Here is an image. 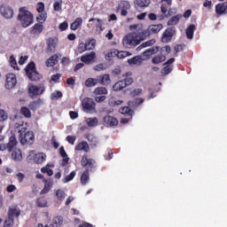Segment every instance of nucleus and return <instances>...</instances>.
Returning a JSON list of instances; mask_svg holds the SVG:
<instances>
[{
    "label": "nucleus",
    "instance_id": "1",
    "mask_svg": "<svg viewBox=\"0 0 227 227\" xmlns=\"http://www.w3.org/2000/svg\"><path fill=\"white\" fill-rule=\"evenodd\" d=\"M14 127L18 129L20 145L23 146L35 145V133L33 131H27V128L24 126V123H15Z\"/></svg>",
    "mask_w": 227,
    "mask_h": 227
},
{
    "label": "nucleus",
    "instance_id": "2",
    "mask_svg": "<svg viewBox=\"0 0 227 227\" xmlns=\"http://www.w3.org/2000/svg\"><path fill=\"white\" fill-rule=\"evenodd\" d=\"M18 20L20 22L23 27H29L33 22H35V17L33 12L27 10V7H20L19 9Z\"/></svg>",
    "mask_w": 227,
    "mask_h": 227
},
{
    "label": "nucleus",
    "instance_id": "3",
    "mask_svg": "<svg viewBox=\"0 0 227 227\" xmlns=\"http://www.w3.org/2000/svg\"><path fill=\"white\" fill-rule=\"evenodd\" d=\"M20 208L17 206H13L12 207H9L7 217L5 218L4 222L3 227H12L15 224V217L16 219H19L20 217Z\"/></svg>",
    "mask_w": 227,
    "mask_h": 227
},
{
    "label": "nucleus",
    "instance_id": "4",
    "mask_svg": "<svg viewBox=\"0 0 227 227\" xmlns=\"http://www.w3.org/2000/svg\"><path fill=\"white\" fill-rule=\"evenodd\" d=\"M81 164L82 168H85V171L88 173H95L97 171V161L92 158H88V154H84L82 157Z\"/></svg>",
    "mask_w": 227,
    "mask_h": 227
},
{
    "label": "nucleus",
    "instance_id": "5",
    "mask_svg": "<svg viewBox=\"0 0 227 227\" xmlns=\"http://www.w3.org/2000/svg\"><path fill=\"white\" fill-rule=\"evenodd\" d=\"M171 52V46L166 45L160 48V54L155 55L152 59L153 65H159L160 63H164L166 61V56Z\"/></svg>",
    "mask_w": 227,
    "mask_h": 227
},
{
    "label": "nucleus",
    "instance_id": "6",
    "mask_svg": "<svg viewBox=\"0 0 227 227\" xmlns=\"http://www.w3.org/2000/svg\"><path fill=\"white\" fill-rule=\"evenodd\" d=\"M25 72L31 81H40L42 78V75L38 74V71H36V64H35L33 61L27 64V67L25 68Z\"/></svg>",
    "mask_w": 227,
    "mask_h": 227
},
{
    "label": "nucleus",
    "instance_id": "7",
    "mask_svg": "<svg viewBox=\"0 0 227 227\" xmlns=\"http://www.w3.org/2000/svg\"><path fill=\"white\" fill-rule=\"evenodd\" d=\"M122 45L125 49H134L137 45H139V41H137L135 33H129L122 39Z\"/></svg>",
    "mask_w": 227,
    "mask_h": 227
},
{
    "label": "nucleus",
    "instance_id": "8",
    "mask_svg": "<svg viewBox=\"0 0 227 227\" xmlns=\"http://www.w3.org/2000/svg\"><path fill=\"white\" fill-rule=\"evenodd\" d=\"M82 106L84 113L93 114L97 113V103L91 98H85L82 99Z\"/></svg>",
    "mask_w": 227,
    "mask_h": 227
},
{
    "label": "nucleus",
    "instance_id": "9",
    "mask_svg": "<svg viewBox=\"0 0 227 227\" xmlns=\"http://www.w3.org/2000/svg\"><path fill=\"white\" fill-rule=\"evenodd\" d=\"M43 91H45V85H43V83L28 86V95L30 98H35V97L43 95Z\"/></svg>",
    "mask_w": 227,
    "mask_h": 227
},
{
    "label": "nucleus",
    "instance_id": "10",
    "mask_svg": "<svg viewBox=\"0 0 227 227\" xmlns=\"http://www.w3.org/2000/svg\"><path fill=\"white\" fill-rule=\"evenodd\" d=\"M176 33V28L175 27H167L161 35L162 43H169V42L173 40V36H175Z\"/></svg>",
    "mask_w": 227,
    "mask_h": 227
},
{
    "label": "nucleus",
    "instance_id": "11",
    "mask_svg": "<svg viewBox=\"0 0 227 227\" xmlns=\"http://www.w3.org/2000/svg\"><path fill=\"white\" fill-rule=\"evenodd\" d=\"M19 145V141H17V137H15V135H12L9 137V142L7 144H0V152H4L7 150V152H11L13 150V146H17Z\"/></svg>",
    "mask_w": 227,
    "mask_h": 227
},
{
    "label": "nucleus",
    "instance_id": "12",
    "mask_svg": "<svg viewBox=\"0 0 227 227\" xmlns=\"http://www.w3.org/2000/svg\"><path fill=\"white\" fill-rule=\"evenodd\" d=\"M0 15H2L4 19H7V20L13 19V15H14L13 8H12V6L6 4H1Z\"/></svg>",
    "mask_w": 227,
    "mask_h": 227
},
{
    "label": "nucleus",
    "instance_id": "13",
    "mask_svg": "<svg viewBox=\"0 0 227 227\" xmlns=\"http://www.w3.org/2000/svg\"><path fill=\"white\" fill-rule=\"evenodd\" d=\"M43 32V25L40 23H35L29 28V33L33 36V38H38L40 35Z\"/></svg>",
    "mask_w": 227,
    "mask_h": 227
},
{
    "label": "nucleus",
    "instance_id": "14",
    "mask_svg": "<svg viewBox=\"0 0 227 227\" xmlns=\"http://www.w3.org/2000/svg\"><path fill=\"white\" fill-rule=\"evenodd\" d=\"M17 86V76L14 74H8L6 75L5 88L6 90H13Z\"/></svg>",
    "mask_w": 227,
    "mask_h": 227
},
{
    "label": "nucleus",
    "instance_id": "15",
    "mask_svg": "<svg viewBox=\"0 0 227 227\" xmlns=\"http://www.w3.org/2000/svg\"><path fill=\"white\" fill-rule=\"evenodd\" d=\"M9 153H11V159L14 160V162H20V160H22V150H20V148L13 146Z\"/></svg>",
    "mask_w": 227,
    "mask_h": 227
},
{
    "label": "nucleus",
    "instance_id": "16",
    "mask_svg": "<svg viewBox=\"0 0 227 227\" xmlns=\"http://www.w3.org/2000/svg\"><path fill=\"white\" fill-rule=\"evenodd\" d=\"M160 50V47L153 46L152 48L145 50L142 53V56H143V58H145V59H150V58H152V56H153V54H157Z\"/></svg>",
    "mask_w": 227,
    "mask_h": 227
},
{
    "label": "nucleus",
    "instance_id": "17",
    "mask_svg": "<svg viewBox=\"0 0 227 227\" xmlns=\"http://www.w3.org/2000/svg\"><path fill=\"white\" fill-rule=\"evenodd\" d=\"M95 58H97L95 51H91L90 53H87L82 56L81 61H82V63H85V65H90V63L95 60Z\"/></svg>",
    "mask_w": 227,
    "mask_h": 227
},
{
    "label": "nucleus",
    "instance_id": "18",
    "mask_svg": "<svg viewBox=\"0 0 227 227\" xmlns=\"http://www.w3.org/2000/svg\"><path fill=\"white\" fill-rule=\"evenodd\" d=\"M164 25H162L161 23L156 25H150L147 28V31L150 35H159Z\"/></svg>",
    "mask_w": 227,
    "mask_h": 227
},
{
    "label": "nucleus",
    "instance_id": "19",
    "mask_svg": "<svg viewBox=\"0 0 227 227\" xmlns=\"http://www.w3.org/2000/svg\"><path fill=\"white\" fill-rule=\"evenodd\" d=\"M104 123L108 125L109 127H116L118 125V119L114 116L106 115L103 119Z\"/></svg>",
    "mask_w": 227,
    "mask_h": 227
},
{
    "label": "nucleus",
    "instance_id": "20",
    "mask_svg": "<svg viewBox=\"0 0 227 227\" xmlns=\"http://www.w3.org/2000/svg\"><path fill=\"white\" fill-rule=\"evenodd\" d=\"M44 187L41 191L40 194H47L51 189H52V185H54V181L52 179L43 178Z\"/></svg>",
    "mask_w": 227,
    "mask_h": 227
},
{
    "label": "nucleus",
    "instance_id": "21",
    "mask_svg": "<svg viewBox=\"0 0 227 227\" xmlns=\"http://www.w3.org/2000/svg\"><path fill=\"white\" fill-rule=\"evenodd\" d=\"M227 12V2L220 3L215 5V13L216 15H224Z\"/></svg>",
    "mask_w": 227,
    "mask_h": 227
},
{
    "label": "nucleus",
    "instance_id": "22",
    "mask_svg": "<svg viewBox=\"0 0 227 227\" xmlns=\"http://www.w3.org/2000/svg\"><path fill=\"white\" fill-rule=\"evenodd\" d=\"M150 35L151 34L148 31V29H145V30L139 32L137 35L135 34V36L137 39V42H139V43H141V42H145V40H146V38H150Z\"/></svg>",
    "mask_w": 227,
    "mask_h": 227
},
{
    "label": "nucleus",
    "instance_id": "23",
    "mask_svg": "<svg viewBox=\"0 0 227 227\" xmlns=\"http://www.w3.org/2000/svg\"><path fill=\"white\" fill-rule=\"evenodd\" d=\"M74 150H76V152L83 151L88 153V152H90V145H88V142L82 141L75 145Z\"/></svg>",
    "mask_w": 227,
    "mask_h": 227
},
{
    "label": "nucleus",
    "instance_id": "24",
    "mask_svg": "<svg viewBox=\"0 0 227 227\" xmlns=\"http://www.w3.org/2000/svg\"><path fill=\"white\" fill-rule=\"evenodd\" d=\"M59 155H61V157L63 158L61 161V166H67V164H68V160H70V158H68V154L67 153V151H65L64 146H60Z\"/></svg>",
    "mask_w": 227,
    "mask_h": 227
},
{
    "label": "nucleus",
    "instance_id": "25",
    "mask_svg": "<svg viewBox=\"0 0 227 227\" xmlns=\"http://www.w3.org/2000/svg\"><path fill=\"white\" fill-rule=\"evenodd\" d=\"M46 159L47 155L45 153H38L35 154L34 162H35V164H43V162H45Z\"/></svg>",
    "mask_w": 227,
    "mask_h": 227
},
{
    "label": "nucleus",
    "instance_id": "26",
    "mask_svg": "<svg viewBox=\"0 0 227 227\" xmlns=\"http://www.w3.org/2000/svg\"><path fill=\"white\" fill-rule=\"evenodd\" d=\"M131 76H132V72H127L122 75V77H126L122 80L126 88H127V86H130V84H132V82H134V79Z\"/></svg>",
    "mask_w": 227,
    "mask_h": 227
},
{
    "label": "nucleus",
    "instance_id": "27",
    "mask_svg": "<svg viewBox=\"0 0 227 227\" xmlns=\"http://www.w3.org/2000/svg\"><path fill=\"white\" fill-rule=\"evenodd\" d=\"M196 31V26L194 24L189 25L186 28V36L188 40H192L194 38V32Z\"/></svg>",
    "mask_w": 227,
    "mask_h": 227
},
{
    "label": "nucleus",
    "instance_id": "28",
    "mask_svg": "<svg viewBox=\"0 0 227 227\" xmlns=\"http://www.w3.org/2000/svg\"><path fill=\"white\" fill-rule=\"evenodd\" d=\"M130 8H131L130 3H129V1L122 0L118 4L116 8V12L118 13V12H120L121 10H130Z\"/></svg>",
    "mask_w": 227,
    "mask_h": 227
},
{
    "label": "nucleus",
    "instance_id": "29",
    "mask_svg": "<svg viewBox=\"0 0 227 227\" xmlns=\"http://www.w3.org/2000/svg\"><path fill=\"white\" fill-rule=\"evenodd\" d=\"M80 182L82 185H88V183L90 182V172L88 170H84L80 177Z\"/></svg>",
    "mask_w": 227,
    "mask_h": 227
},
{
    "label": "nucleus",
    "instance_id": "30",
    "mask_svg": "<svg viewBox=\"0 0 227 227\" xmlns=\"http://www.w3.org/2000/svg\"><path fill=\"white\" fill-rule=\"evenodd\" d=\"M98 81L102 84V86H109V84H111V77L109 74H103L99 76V80Z\"/></svg>",
    "mask_w": 227,
    "mask_h": 227
},
{
    "label": "nucleus",
    "instance_id": "31",
    "mask_svg": "<svg viewBox=\"0 0 227 227\" xmlns=\"http://www.w3.org/2000/svg\"><path fill=\"white\" fill-rule=\"evenodd\" d=\"M182 19V14H176V16H173L170 18L168 21V26H176L178 22H180V20Z\"/></svg>",
    "mask_w": 227,
    "mask_h": 227
},
{
    "label": "nucleus",
    "instance_id": "32",
    "mask_svg": "<svg viewBox=\"0 0 227 227\" xmlns=\"http://www.w3.org/2000/svg\"><path fill=\"white\" fill-rule=\"evenodd\" d=\"M42 99H37V100H34L31 101L28 105L29 109H31V111H36L38 109V107H40V106H42Z\"/></svg>",
    "mask_w": 227,
    "mask_h": 227
},
{
    "label": "nucleus",
    "instance_id": "33",
    "mask_svg": "<svg viewBox=\"0 0 227 227\" xmlns=\"http://www.w3.org/2000/svg\"><path fill=\"white\" fill-rule=\"evenodd\" d=\"M58 54H54L46 60V67H55L58 63Z\"/></svg>",
    "mask_w": 227,
    "mask_h": 227
},
{
    "label": "nucleus",
    "instance_id": "34",
    "mask_svg": "<svg viewBox=\"0 0 227 227\" xmlns=\"http://www.w3.org/2000/svg\"><path fill=\"white\" fill-rule=\"evenodd\" d=\"M82 24V18H77L71 25L70 29L72 31H76V29H79Z\"/></svg>",
    "mask_w": 227,
    "mask_h": 227
},
{
    "label": "nucleus",
    "instance_id": "35",
    "mask_svg": "<svg viewBox=\"0 0 227 227\" xmlns=\"http://www.w3.org/2000/svg\"><path fill=\"white\" fill-rule=\"evenodd\" d=\"M85 121L88 127H97L98 125V118L97 117L87 118Z\"/></svg>",
    "mask_w": 227,
    "mask_h": 227
},
{
    "label": "nucleus",
    "instance_id": "36",
    "mask_svg": "<svg viewBox=\"0 0 227 227\" xmlns=\"http://www.w3.org/2000/svg\"><path fill=\"white\" fill-rule=\"evenodd\" d=\"M35 205L40 208H43L47 207V200H45L43 197H39L35 200Z\"/></svg>",
    "mask_w": 227,
    "mask_h": 227
},
{
    "label": "nucleus",
    "instance_id": "37",
    "mask_svg": "<svg viewBox=\"0 0 227 227\" xmlns=\"http://www.w3.org/2000/svg\"><path fill=\"white\" fill-rule=\"evenodd\" d=\"M47 20V12H39L36 16L37 24L43 25V22Z\"/></svg>",
    "mask_w": 227,
    "mask_h": 227
},
{
    "label": "nucleus",
    "instance_id": "38",
    "mask_svg": "<svg viewBox=\"0 0 227 227\" xmlns=\"http://www.w3.org/2000/svg\"><path fill=\"white\" fill-rule=\"evenodd\" d=\"M145 102V99L143 98H135L133 101H129L128 106L129 107H137V106H141Z\"/></svg>",
    "mask_w": 227,
    "mask_h": 227
},
{
    "label": "nucleus",
    "instance_id": "39",
    "mask_svg": "<svg viewBox=\"0 0 227 227\" xmlns=\"http://www.w3.org/2000/svg\"><path fill=\"white\" fill-rule=\"evenodd\" d=\"M55 49H56V43L54 42V39L50 38L47 41V51L48 52H54Z\"/></svg>",
    "mask_w": 227,
    "mask_h": 227
},
{
    "label": "nucleus",
    "instance_id": "40",
    "mask_svg": "<svg viewBox=\"0 0 227 227\" xmlns=\"http://www.w3.org/2000/svg\"><path fill=\"white\" fill-rule=\"evenodd\" d=\"M97 84H98V80L95 78H88L85 81V86L87 88H93V86H97Z\"/></svg>",
    "mask_w": 227,
    "mask_h": 227
},
{
    "label": "nucleus",
    "instance_id": "41",
    "mask_svg": "<svg viewBox=\"0 0 227 227\" xmlns=\"http://www.w3.org/2000/svg\"><path fill=\"white\" fill-rule=\"evenodd\" d=\"M125 87V83L122 82V80L118 81L117 82L114 83L113 86L114 91H121Z\"/></svg>",
    "mask_w": 227,
    "mask_h": 227
},
{
    "label": "nucleus",
    "instance_id": "42",
    "mask_svg": "<svg viewBox=\"0 0 227 227\" xmlns=\"http://www.w3.org/2000/svg\"><path fill=\"white\" fill-rule=\"evenodd\" d=\"M94 95H101L106 96L107 95V89L106 87H98L93 91Z\"/></svg>",
    "mask_w": 227,
    "mask_h": 227
},
{
    "label": "nucleus",
    "instance_id": "43",
    "mask_svg": "<svg viewBox=\"0 0 227 227\" xmlns=\"http://www.w3.org/2000/svg\"><path fill=\"white\" fill-rule=\"evenodd\" d=\"M97 44V40L95 39H90L85 43V47L87 51H93L95 49V45Z\"/></svg>",
    "mask_w": 227,
    "mask_h": 227
},
{
    "label": "nucleus",
    "instance_id": "44",
    "mask_svg": "<svg viewBox=\"0 0 227 227\" xmlns=\"http://www.w3.org/2000/svg\"><path fill=\"white\" fill-rule=\"evenodd\" d=\"M20 114L25 118H31V110L27 106H21Z\"/></svg>",
    "mask_w": 227,
    "mask_h": 227
},
{
    "label": "nucleus",
    "instance_id": "45",
    "mask_svg": "<svg viewBox=\"0 0 227 227\" xmlns=\"http://www.w3.org/2000/svg\"><path fill=\"white\" fill-rule=\"evenodd\" d=\"M135 4L139 8H146V6H150V0H136Z\"/></svg>",
    "mask_w": 227,
    "mask_h": 227
},
{
    "label": "nucleus",
    "instance_id": "46",
    "mask_svg": "<svg viewBox=\"0 0 227 227\" xmlns=\"http://www.w3.org/2000/svg\"><path fill=\"white\" fill-rule=\"evenodd\" d=\"M75 175H77V172L75 170H73L69 175L66 176L63 179L64 184H68V182H72L74 178H75Z\"/></svg>",
    "mask_w": 227,
    "mask_h": 227
},
{
    "label": "nucleus",
    "instance_id": "47",
    "mask_svg": "<svg viewBox=\"0 0 227 227\" xmlns=\"http://www.w3.org/2000/svg\"><path fill=\"white\" fill-rule=\"evenodd\" d=\"M119 113H121V114H129V116H132V109H130V106L121 107Z\"/></svg>",
    "mask_w": 227,
    "mask_h": 227
},
{
    "label": "nucleus",
    "instance_id": "48",
    "mask_svg": "<svg viewBox=\"0 0 227 227\" xmlns=\"http://www.w3.org/2000/svg\"><path fill=\"white\" fill-rule=\"evenodd\" d=\"M53 8L55 12H61L63 6V0H54Z\"/></svg>",
    "mask_w": 227,
    "mask_h": 227
},
{
    "label": "nucleus",
    "instance_id": "49",
    "mask_svg": "<svg viewBox=\"0 0 227 227\" xmlns=\"http://www.w3.org/2000/svg\"><path fill=\"white\" fill-rule=\"evenodd\" d=\"M63 224V216H56L53 218V226L59 227Z\"/></svg>",
    "mask_w": 227,
    "mask_h": 227
},
{
    "label": "nucleus",
    "instance_id": "50",
    "mask_svg": "<svg viewBox=\"0 0 227 227\" xmlns=\"http://www.w3.org/2000/svg\"><path fill=\"white\" fill-rule=\"evenodd\" d=\"M171 72H173V66L171 65H167L161 70V74H163L164 75H168L171 74Z\"/></svg>",
    "mask_w": 227,
    "mask_h": 227
},
{
    "label": "nucleus",
    "instance_id": "51",
    "mask_svg": "<svg viewBox=\"0 0 227 227\" xmlns=\"http://www.w3.org/2000/svg\"><path fill=\"white\" fill-rule=\"evenodd\" d=\"M128 63L129 65H138V63H141V59L137 56L131 58L128 60Z\"/></svg>",
    "mask_w": 227,
    "mask_h": 227
},
{
    "label": "nucleus",
    "instance_id": "52",
    "mask_svg": "<svg viewBox=\"0 0 227 227\" xmlns=\"http://www.w3.org/2000/svg\"><path fill=\"white\" fill-rule=\"evenodd\" d=\"M8 120V114L4 110L0 109V121H6Z\"/></svg>",
    "mask_w": 227,
    "mask_h": 227
},
{
    "label": "nucleus",
    "instance_id": "53",
    "mask_svg": "<svg viewBox=\"0 0 227 227\" xmlns=\"http://www.w3.org/2000/svg\"><path fill=\"white\" fill-rule=\"evenodd\" d=\"M128 56H130V53L129 51H118L117 53V58H119V59H123Z\"/></svg>",
    "mask_w": 227,
    "mask_h": 227
},
{
    "label": "nucleus",
    "instance_id": "54",
    "mask_svg": "<svg viewBox=\"0 0 227 227\" xmlns=\"http://www.w3.org/2000/svg\"><path fill=\"white\" fill-rule=\"evenodd\" d=\"M86 51H87L86 43H80L78 44V52H79L80 54H82V52H86Z\"/></svg>",
    "mask_w": 227,
    "mask_h": 227
},
{
    "label": "nucleus",
    "instance_id": "55",
    "mask_svg": "<svg viewBox=\"0 0 227 227\" xmlns=\"http://www.w3.org/2000/svg\"><path fill=\"white\" fill-rule=\"evenodd\" d=\"M155 42H157L155 39H151L149 41L143 43L142 47H152V45H154Z\"/></svg>",
    "mask_w": 227,
    "mask_h": 227
},
{
    "label": "nucleus",
    "instance_id": "56",
    "mask_svg": "<svg viewBox=\"0 0 227 227\" xmlns=\"http://www.w3.org/2000/svg\"><path fill=\"white\" fill-rule=\"evenodd\" d=\"M9 63L12 68H17V60L13 55L10 56Z\"/></svg>",
    "mask_w": 227,
    "mask_h": 227
},
{
    "label": "nucleus",
    "instance_id": "57",
    "mask_svg": "<svg viewBox=\"0 0 227 227\" xmlns=\"http://www.w3.org/2000/svg\"><path fill=\"white\" fill-rule=\"evenodd\" d=\"M63 97V93L59 90H57L53 92L51 96V100H54V98H61Z\"/></svg>",
    "mask_w": 227,
    "mask_h": 227
},
{
    "label": "nucleus",
    "instance_id": "58",
    "mask_svg": "<svg viewBox=\"0 0 227 227\" xmlns=\"http://www.w3.org/2000/svg\"><path fill=\"white\" fill-rule=\"evenodd\" d=\"M36 10H37L38 13H44L43 12L45 10V4H43V3H42V2H39L37 4Z\"/></svg>",
    "mask_w": 227,
    "mask_h": 227
},
{
    "label": "nucleus",
    "instance_id": "59",
    "mask_svg": "<svg viewBox=\"0 0 227 227\" xmlns=\"http://www.w3.org/2000/svg\"><path fill=\"white\" fill-rule=\"evenodd\" d=\"M56 196H57L58 200H65V192H63L61 190H58L56 192Z\"/></svg>",
    "mask_w": 227,
    "mask_h": 227
},
{
    "label": "nucleus",
    "instance_id": "60",
    "mask_svg": "<svg viewBox=\"0 0 227 227\" xmlns=\"http://www.w3.org/2000/svg\"><path fill=\"white\" fill-rule=\"evenodd\" d=\"M59 29H60V31H67V29H68V22L64 21L60 23Z\"/></svg>",
    "mask_w": 227,
    "mask_h": 227
},
{
    "label": "nucleus",
    "instance_id": "61",
    "mask_svg": "<svg viewBox=\"0 0 227 227\" xmlns=\"http://www.w3.org/2000/svg\"><path fill=\"white\" fill-rule=\"evenodd\" d=\"M59 79H61V74H56L51 76V81L53 82H59Z\"/></svg>",
    "mask_w": 227,
    "mask_h": 227
},
{
    "label": "nucleus",
    "instance_id": "62",
    "mask_svg": "<svg viewBox=\"0 0 227 227\" xmlns=\"http://www.w3.org/2000/svg\"><path fill=\"white\" fill-rule=\"evenodd\" d=\"M67 141L69 143V145H74L75 144V137L74 136H67Z\"/></svg>",
    "mask_w": 227,
    "mask_h": 227
},
{
    "label": "nucleus",
    "instance_id": "63",
    "mask_svg": "<svg viewBox=\"0 0 227 227\" xmlns=\"http://www.w3.org/2000/svg\"><path fill=\"white\" fill-rule=\"evenodd\" d=\"M113 75H120L121 74V67H116L113 71H112Z\"/></svg>",
    "mask_w": 227,
    "mask_h": 227
},
{
    "label": "nucleus",
    "instance_id": "64",
    "mask_svg": "<svg viewBox=\"0 0 227 227\" xmlns=\"http://www.w3.org/2000/svg\"><path fill=\"white\" fill-rule=\"evenodd\" d=\"M94 99L95 102H98V104H99L100 102H104V100H106V96H96Z\"/></svg>",
    "mask_w": 227,
    "mask_h": 227
}]
</instances>
